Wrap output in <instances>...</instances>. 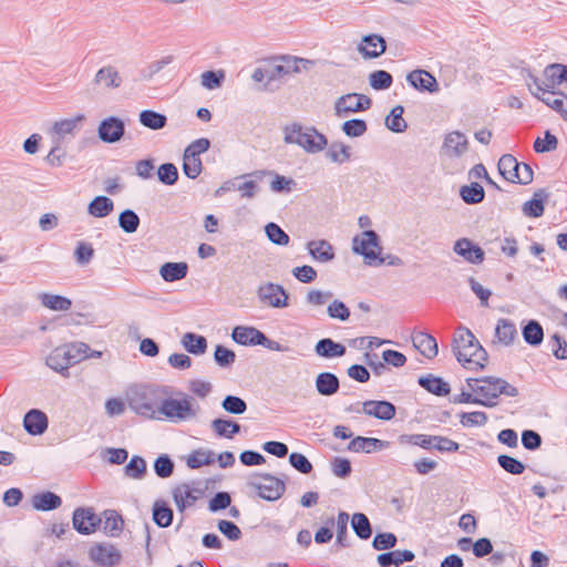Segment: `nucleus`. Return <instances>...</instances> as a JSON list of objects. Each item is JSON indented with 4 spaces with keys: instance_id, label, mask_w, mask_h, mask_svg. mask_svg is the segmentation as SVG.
Listing matches in <instances>:
<instances>
[{
    "instance_id": "obj_7",
    "label": "nucleus",
    "mask_w": 567,
    "mask_h": 567,
    "mask_svg": "<svg viewBox=\"0 0 567 567\" xmlns=\"http://www.w3.org/2000/svg\"><path fill=\"white\" fill-rule=\"evenodd\" d=\"M248 485L266 501L279 499L286 489L285 483L270 474H255L250 477Z\"/></svg>"
},
{
    "instance_id": "obj_31",
    "label": "nucleus",
    "mask_w": 567,
    "mask_h": 567,
    "mask_svg": "<svg viewBox=\"0 0 567 567\" xmlns=\"http://www.w3.org/2000/svg\"><path fill=\"white\" fill-rule=\"evenodd\" d=\"M547 198L548 194L544 189L535 192L533 198L526 202L522 207L524 215L528 217H540L544 214V202Z\"/></svg>"
},
{
    "instance_id": "obj_45",
    "label": "nucleus",
    "mask_w": 567,
    "mask_h": 567,
    "mask_svg": "<svg viewBox=\"0 0 567 567\" xmlns=\"http://www.w3.org/2000/svg\"><path fill=\"white\" fill-rule=\"evenodd\" d=\"M153 519L159 527H167L173 520V511L164 502H155Z\"/></svg>"
},
{
    "instance_id": "obj_19",
    "label": "nucleus",
    "mask_w": 567,
    "mask_h": 567,
    "mask_svg": "<svg viewBox=\"0 0 567 567\" xmlns=\"http://www.w3.org/2000/svg\"><path fill=\"white\" fill-rule=\"evenodd\" d=\"M357 50L365 59H375L382 55L386 50L385 39L379 34H367L358 44Z\"/></svg>"
},
{
    "instance_id": "obj_33",
    "label": "nucleus",
    "mask_w": 567,
    "mask_h": 567,
    "mask_svg": "<svg viewBox=\"0 0 567 567\" xmlns=\"http://www.w3.org/2000/svg\"><path fill=\"white\" fill-rule=\"evenodd\" d=\"M182 346L185 348L186 351H188L192 354H204L207 350V340L205 337L193 333V332H186L182 337Z\"/></svg>"
},
{
    "instance_id": "obj_25",
    "label": "nucleus",
    "mask_w": 567,
    "mask_h": 567,
    "mask_svg": "<svg viewBox=\"0 0 567 567\" xmlns=\"http://www.w3.org/2000/svg\"><path fill=\"white\" fill-rule=\"evenodd\" d=\"M23 426L29 434L40 435L48 429V417L44 412L33 409L23 419Z\"/></svg>"
},
{
    "instance_id": "obj_51",
    "label": "nucleus",
    "mask_w": 567,
    "mask_h": 567,
    "mask_svg": "<svg viewBox=\"0 0 567 567\" xmlns=\"http://www.w3.org/2000/svg\"><path fill=\"white\" fill-rule=\"evenodd\" d=\"M174 61L173 55H165L159 60L151 62L147 66L141 70V76L144 80H151L154 75L159 73L165 66L171 64Z\"/></svg>"
},
{
    "instance_id": "obj_27",
    "label": "nucleus",
    "mask_w": 567,
    "mask_h": 567,
    "mask_svg": "<svg viewBox=\"0 0 567 567\" xmlns=\"http://www.w3.org/2000/svg\"><path fill=\"white\" fill-rule=\"evenodd\" d=\"M188 265L181 262H165L159 268V275L166 282L182 280L187 276Z\"/></svg>"
},
{
    "instance_id": "obj_23",
    "label": "nucleus",
    "mask_w": 567,
    "mask_h": 567,
    "mask_svg": "<svg viewBox=\"0 0 567 567\" xmlns=\"http://www.w3.org/2000/svg\"><path fill=\"white\" fill-rule=\"evenodd\" d=\"M200 491L192 488L189 484L183 483L173 489V497L179 511L192 506L199 497Z\"/></svg>"
},
{
    "instance_id": "obj_8",
    "label": "nucleus",
    "mask_w": 567,
    "mask_h": 567,
    "mask_svg": "<svg viewBox=\"0 0 567 567\" xmlns=\"http://www.w3.org/2000/svg\"><path fill=\"white\" fill-rule=\"evenodd\" d=\"M372 100L360 93H349L337 99L334 103L336 115L347 116L350 113L367 111L371 107Z\"/></svg>"
},
{
    "instance_id": "obj_14",
    "label": "nucleus",
    "mask_w": 567,
    "mask_h": 567,
    "mask_svg": "<svg viewBox=\"0 0 567 567\" xmlns=\"http://www.w3.org/2000/svg\"><path fill=\"white\" fill-rule=\"evenodd\" d=\"M210 144H189L184 152L183 171L189 178H196L202 172L199 155L208 150Z\"/></svg>"
},
{
    "instance_id": "obj_55",
    "label": "nucleus",
    "mask_w": 567,
    "mask_h": 567,
    "mask_svg": "<svg viewBox=\"0 0 567 567\" xmlns=\"http://www.w3.org/2000/svg\"><path fill=\"white\" fill-rule=\"evenodd\" d=\"M560 63H551L547 65L543 72L544 81H540L543 86L546 89H555L557 85L561 84L560 81Z\"/></svg>"
},
{
    "instance_id": "obj_28",
    "label": "nucleus",
    "mask_w": 567,
    "mask_h": 567,
    "mask_svg": "<svg viewBox=\"0 0 567 567\" xmlns=\"http://www.w3.org/2000/svg\"><path fill=\"white\" fill-rule=\"evenodd\" d=\"M340 386L339 379L330 372H321L316 378V389L319 394L324 396L333 395Z\"/></svg>"
},
{
    "instance_id": "obj_11",
    "label": "nucleus",
    "mask_w": 567,
    "mask_h": 567,
    "mask_svg": "<svg viewBox=\"0 0 567 567\" xmlns=\"http://www.w3.org/2000/svg\"><path fill=\"white\" fill-rule=\"evenodd\" d=\"M127 401L130 408L137 414L150 419L156 417V410L147 389L138 386L132 388L127 394Z\"/></svg>"
},
{
    "instance_id": "obj_43",
    "label": "nucleus",
    "mask_w": 567,
    "mask_h": 567,
    "mask_svg": "<svg viewBox=\"0 0 567 567\" xmlns=\"http://www.w3.org/2000/svg\"><path fill=\"white\" fill-rule=\"evenodd\" d=\"M460 195L466 204H478L483 202L485 192L482 185L473 182L470 185L462 186Z\"/></svg>"
},
{
    "instance_id": "obj_58",
    "label": "nucleus",
    "mask_w": 567,
    "mask_h": 567,
    "mask_svg": "<svg viewBox=\"0 0 567 567\" xmlns=\"http://www.w3.org/2000/svg\"><path fill=\"white\" fill-rule=\"evenodd\" d=\"M497 462L504 471L513 475H519L525 471V465L509 455H499Z\"/></svg>"
},
{
    "instance_id": "obj_40",
    "label": "nucleus",
    "mask_w": 567,
    "mask_h": 567,
    "mask_svg": "<svg viewBox=\"0 0 567 567\" xmlns=\"http://www.w3.org/2000/svg\"><path fill=\"white\" fill-rule=\"evenodd\" d=\"M404 107L402 105L394 106L385 117V126L388 130L402 133L406 130L408 124L403 118Z\"/></svg>"
},
{
    "instance_id": "obj_13",
    "label": "nucleus",
    "mask_w": 567,
    "mask_h": 567,
    "mask_svg": "<svg viewBox=\"0 0 567 567\" xmlns=\"http://www.w3.org/2000/svg\"><path fill=\"white\" fill-rule=\"evenodd\" d=\"M85 120L84 114H78L72 118H63L47 124L45 131L51 138H64L66 135H72L75 131H79Z\"/></svg>"
},
{
    "instance_id": "obj_24",
    "label": "nucleus",
    "mask_w": 567,
    "mask_h": 567,
    "mask_svg": "<svg viewBox=\"0 0 567 567\" xmlns=\"http://www.w3.org/2000/svg\"><path fill=\"white\" fill-rule=\"evenodd\" d=\"M389 446L390 442L388 441H382L375 437L357 436L349 443L348 450L355 453H371L388 449Z\"/></svg>"
},
{
    "instance_id": "obj_54",
    "label": "nucleus",
    "mask_w": 567,
    "mask_h": 567,
    "mask_svg": "<svg viewBox=\"0 0 567 567\" xmlns=\"http://www.w3.org/2000/svg\"><path fill=\"white\" fill-rule=\"evenodd\" d=\"M103 530L110 536H117L123 529V519L115 512H105Z\"/></svg>"
},
{
    "instance_id": "obj_18",
    "label": "nucleus",
    "mask_w": 567,
    "mask_h": 567,
    "mask_svg": "<svg viewBox=\"0 0 567 567\" xmlns=\"http://www.w3.org/2000/svg\"><path fill=\"white\" fill-rule=\"evenodd\" d=\"M408 83L417 91L436 93L439 83L433 74L425 70H413L406 75Z\"/></svg>"
},
{
    "instance_id": "obj_37",
    "label": "nucleus",
    "mask_w": 567,
    "mask_h": 567,
    "mask_svg": "<svg viewBox=\"0 0 567 567\" xmlns=\"http://www.w3.org/2000/svg\"><path fill=\"white\" fill-rule=\"evenodd\" d=\"M114 209L112 199L105 196L95 197L87 207V212L93 217L103 218L110 215Z\"/></svg>"
},
{
    "instance_id": "obj_29",
    "label": "nucleus",
    "mask_w": 567,
    "mask_h": 567,
    "mask_svg": "<svg viewBox=\"0 0 567 567\" xmlns=\"http://www.w3.org/2000/svg\"><path fill=\"white\" fill-rule=\"evenodd\" d=\"M412 340L413 346L424 357L432 359L437 354V343L431 334L425 332H417Z\"/></svg>"
},
{
    "instance_id": "obj_10",
    "label": "nucleus",
    "mask_w": 567,
    "mask_h": 567,
    "mask_svg": "<svg viewBox=\"0 0 567 567\" xmlns=\"http://www.w3.org/2000/svg\"><path fill=\"white\" fill-rule=\"evenodd\" d=\"M307 153L316 154L326 152V156L333 163L342 164L352 156V147L349 144H301Z\"/></svg>"
},
{
    "instance_id": "obj_26",
    "label": "nucleus",
    "mask_w": 567,
    "mask_h": 567,
    "mask_svg": "<svg viewBox=\"0 0 567 567\" xmlns=\"http://www.w3.org/2000/svg\"><path fill=\"white\" fill-rule=\"evenodd\" d=\"M262 334L255 327L237 326L233 330L231 338L241 346H259Z\"/></svg>"
},
{
    "instance_id": "obj_53",
    "label": "nucleus",
    "mask_w": 567,
    "mask_h": 567,
    "mask_svg": "<svg viewBox=\"0 0 567 567\" xmlns=\"http://www.w3.org/2000/svg\"><path fill=\"white\" fill-rule=\"evenodd\" d=\"M517 159L509 155H503L498 161V172L508 182L514 181V174L517 168Z\"/></svg>"
},
{
    "instance_id": "obj_17",
    "label": "nucleus",
    "mask_w": 567,
    "mask_h": 567,
    "mask_svg": "<svg viewBox=\"0 0 567 567\" xmlns=\"http://www.w3.org/2000/svg\"><path fill=\"white\" fill-rule=\"evenodd\" d=\"M124 133L125 124L116 116L104 118L97 128V134L102 142H118L124 136Z\"/></svg>"
},
{
    "instance_id": "obj_48",
    "label": "nucleus",
    "mask_w": 567,
    "mask_h": 567,
    "mask_svg": "<svg viewBox=\"0 0 567 567\" xmlns=\"http://www.w3.org/2000/svg\"><path fill=\"white\" fill-rule=\"evenodd\" d=\"M352 528L361 539L371 537L372 529L368 517L362 513H357L352 516Z\"/></svg>"
},
{
    "instance_id": "obj_6",
    "label": "nucleus",
    "mask_w": 567,
    "mask_h": 567,
    "mask_svg": "<svg viewBox=\"0 0 567 567\" xmlns=\"http://www.w3.org/2000/svg\"><path fill=\"white\" fill-rule=\"evenodd\" d=\"M352 250L354 254L362 255L369 266H381L385 262L382 258L380 238L373 230H364L357 235L352 240Z\"/></svg>"
},
{
    "instance_id": "obj_1",
    "label": "nucleus",
    "mask_w": 567,
    "mask_h": 567,
    "mask_svg": "<svg viewBox=\"0 0 567 567\" xmlns=\"http://www.w3.org/2000/svg\"><path fill=\"white\" fill-rule=\"evenodd\" d=\"M453 351L458 362L468 368L483 369L487 352L475 336L466 328L460 327L453 338Z\"/></svg>"
},
{
    "instance_id": "obj_50",
    "label": "nucleus",
    "mask_w": 567,
    "mask_h": 567,
    "mask_svg": "<svg viewBox=\"0 0 567 567\" xmlns=\"http://www.w3.org/2000/svg\"><path fill=\"white\" fill-rule=\"evenodd\" d=\"M523 337L524 340L532 346L539 344L544 337L542 326L537 321H529L523 329Z\"/></svg>"
},
{
    "instance_id": "obj_15",
    "label": "nucleus",
    "mask_w": 567,
    "mask_h": 567,
    "mask_svg": "<svg viewBox=\"0 0 567 567\" xmlns=\"http://www.w3.org/2000/svg\"><path fill=\"white\" fill-rule=\"evenodd\" d=\"M73 527L83 535H90L96 530L101 524V518L92 508H76L72 517Z\"/></svg>"
},
{
    "instance_id": "obj_4",
    "label": "nucleus",
    "mask_w": 567,
    "mask_h": 567,
    "mask_svg": "<svg viewBox=\"0 0 567 567\" xmlns=\"http://www.w3.org/2000/svg\"><path fill=\"white\" fill-rule=\"evenodd\" d=\"M522 76L526 81L530 93L554 111L560 113L565 105H567L566 94L543 86L540 80L529 69H523Z\"/></svg>"
},
{
    "instance_id": "obj_63",
    "label": "nucleus",
    "mask_w": 567,
    "mask_h": 567,
    "mask_svg": "<svg viewBox=\"0 0 567 567\" xmlns=\"http://www.w3.org/2000/svg\"><path fill=\"white\" fill-rule=\"evenodd\" d=\"M327 312L331 319H339L341 321H347L350 317L349 308L337 299L329 303Z\"/></svg>"
},
{
    "instance_id": "obj_35",
    "label": "nucleus",
    "mask_w": 567,
    "mask_h": 567,
    "mask_svg": "<svg viewBox=\"0 0 567 567\" xmlns=\"http://www.w3.org/2000/svg\"><path fill=\"white\" fill-rule=\"evenodd\" d=\"M413 559L414 554L410 550H394L378 556V563L382 567L400 566L404 561H412Z\"/></svg>"
},
{
    "instance_id": "obj_12",
    "label": "nucleus",
    "mask_w": 567,
    "mask_h": 567,
    "mask_svg": "<svg viewBox=\"0 0 567 567\" xmlns=\"http://www.w3.org/2000/svg\"><path fill=\"white\" fill-rule=\"evenodd\" d=\"M284 142H328V138L322 133L318 132L312 126H303L299 123L286 125L284 128Z\"/></svg>"
},
{
    "instance_id": "obj_39",
    "label": "nucleus",
    "mask_w": 567,
    "mask_h": 567,
    "mask_svg": "<svg viewBox=\"0 0 567 567\" xmlns=\"http://www.w3.org/2000/svg\"><path fill=\"white\" fill-rule=\"evenodd\" d=\"M39 299L42 306L53 311H68L72 306V301L69 298L59 295L44 292L39 296Z\"/></svg>"
},
{
    "instance_id": "obj_5",
    "label": "nucleus",
    "mask_w": 567,
    "mask_h": 567,
    "mask_svg": "<svg viewBox=\"0 0 567 567\" xmlns=\"http://www.w3.org/2000/svg\"><path fill=\"white\" fill-rule=\"evenodd\" d=\"M200 411V406L193 398L184 395L182 399H165L158 410L172 422H183L195 419Z\"/></svg>"
},
{
    "instance_id": "obj_22",
    "label": "nucleus",
    "mask_w": 567,
    "mask_h": 567,
    "mask_svg": "<svg viewBox=\"0 0 567 567\" xmlns=\"http://www.w3.org/2000/svg\"><path fill=\"white\" fill-rule=\"evenodd\" d=\"M93 82L104 89H118L122 85V78L113 65H105L97 70Z\"/></svg>"
},
{
    "instance_id": "obj_46",
    "label": "nucleus",
    "mask_w": 567,
    "mask_h": 567,
    "mask_svg": "<svg viewBox=\"0 0 567 567\" xmlns=\"http://www.w3.org/2000/svg\"><path fill=\"white\" fill-rule=\"evenodd\" d=\"M225 81L224 70H209L205 71L200 75V84L207 90L219 89Z\"/></svg>"
},
{
    "instance_id": "obj_64",
    "label": "nucleus",
    "mask_w": 567,
    "mask_h": 567,
    "mask_svg": "<svg viewBox=\"0 0 567 567\" xmlns=\"http://www.w3.org/2000/svg\"><path fill=\"white\" fill-rule=\"evenodd\" d=\"M487 420L486 413L482 411L462 413L460 415V422L463 426H482L486 424Z\"/></svg>"
},
{
    "instance_id": "obj_32",
    "label": "nucleus",
    "mask_w": 567,
    "mask_h": 567,
    "mask_svg": "<svg viewBox=\"0 0 567 567\" xmlns=\"http://www.w3.org/2000/svg\"><path fill=\"white\" fill-rule=\"evenodd\" d=\"M497 341L504 346H509L517 337L516 326L508 319H499L495 328Z\"/></svg>"
},
{
    "instance_id": "obj_36",
    "label": "nucleus",
    "mask_w": 567,
    "mask_h": 567,
    "mask_svg": "<svg viewBox=\"0 0 567 567\" xmlns=\"http://www.w3.org/2000/svg\"><path fill=\"white\" fill-rule=\"evenodd\" d=\"M316 352L324 358L342 357L346 353V347L334 342L332 339L326 338L316 344Z\"/></svg>"
},
{
    "instance_id": "obj_16",
    "label": "nucleus",
    "mask_w": 567,
    "mask_h": 567,
    "mask_svg": "<svg viewBox=\"0 0 567 567\" xmlns=\"http://www.w3.org/2000/svg\"><path fill=\"white\" fill-rule=\"evenodd\" d=\"M90 558L103 567H114L120 564L122 555L112 544H97L90 549Z\"/></svg>"
},
{
    "instance_id": "obj_49",
    "label": "nucleus",
    "mask_w": 567,
    "mask_h": 567,
    "mask_svg": "<svg viewBox=\"0 0 567 567\" xmlns=\"http://www.w3.org/2000/svg\"><path fill=\"white\" fill-rule=\"evenodd\" d=\"M370 85L377 91L388 90L393 83V76L384 70H377L369 75Z\"/></svg>"
},
{
    "instance_id": "obj_21",
    "label": "nucleus",
    "mask_w": 567,
    "mask_h": 567,
    "mask_svg": "<svg viewBox=\"0 0 567 567\" xmlns=\"http://www.w3.org/2000/svg\"><path fill=\"white\" fill-rule=\"evenodd\" d=\"M395 406L388 401H365L362 404V412L365 415L373 416L379 420L389 421L395 415Z\"/></svg>"
},
{
    "instance_id": "obj_62",
    "label": "nucleus",
    "mask_w": 567,
    "mask_h": 567,
    "mask_svg": "<svg viewBox=\"0 0 567 567\" xmlns=\"http://www.w3.org/2000/svg\"><path fill=\"white\" fill-rule=\"evenodd\" d=\"M158 179L165 185H173L178 178V172L174 164L167 163L158 167Z\"/></svg>"
},
{
    "instance_id": "obj_60",
    "label": "nucleus",
    "mask_w": 567,
    "mask_h": 567,
    "mask_svg": "<svg viewBox=\"0 0 567 567\" xmlns=\"http://www.w3.org/2000/svg\"><path fill=\"white\" fill-rule=\"evenodd\" d=\"M221 406L225 411L233 414H243L247 410L246 402L235 395H227L221 402Z\"/></svg>"
},
{
    "instance_id": "obj_38",
    "label": "nucleus",
    "mask_w": 567,
    "mask_h": 567,
    "mask_svg": "<svg viewBox=\"0 0 567 567\" xmlns=\"http://www.w3.org/2000/svg\"><path fill=\"white\" fill-rule=\"evenodd\" d=\"M140 123L151 130L157 131L163 128L167 123V117L153 110H144L138 115Z\"/></svg>"
},
{
    "instance_id": "obj_56",
    "label": "nucleus",
    "mask_w": 567,
    "mask_h": 567,
    "mask_svg": "<svg viewBox=\"0 0 567 567\" xmlns=\"http://www.w3.org/2000/svg\"><path fill=\"white\" fill-rule=\"evenodd\" d=\"M268 239L279 246L289 244V236L275 223H269L265 227Z\"/></svg>"
},
{
    "instance_id": "obj_41",
    "label": "nucleus",
    "mask_w": 567,
    "mask_h": 567,
    "mask_svg": "<svg viewBox=\"0 0 567 567\" xmlns=\"http://www.w3.org/2000/svg\"><path fill=\"white\" fill-rule=\"evenodd\" d=\"M212 429L218 436L231 439L240 432V425L228 419H215L212 421Z\"/></svg>"
},
{
    "instance_id": "obj_34",
    "label": "nucleus",
    "mask_w": 567,
    "mask_h": 567,
    "mask_svg": "<svg viewBox=\"0 0 567 567\" xmlns=\"http://www.w3.org/2000/svg\"><path fill=\"white\" fill-rule=\"evenodd\" d=\"M62 499L52 492H43L32 497V506L38 511H52L60 507Z\"/></svg>"
},
{
    "instance_id": "obj_9",
    "label": "nucleus",
    "mask_w": 567,
    "mask_h": 567,
    "mask_svg": "<svg viewBox=\"0 0 567 567\" xmlns=\"http://www.w3.org/2000/svg\"><path fill=\"white\" fill-rule=\"evenodd\" d=\"M259 301L271 308H287L289 306V295L281 285L267 282L257 289Z\"/></svg>"
},
{
    "instance_id": "obj_52",
    "label": "nucleus",
    "mask_w": 567,
    "mask_h": 567,
    "mask_svg": "<svg viewBox=\"0 0 567 567\" xmlns=\"http://www.w3.org/2000/svg\"><path fill=\"white\" fill-rule=\"evenodd\" d=\"M118 225L125 233H135L140 226V217L135 212L125 209L118 216Z\"/></svg>"
},
{
    "instance_id": "obj_3",
    "label": "nucleus",
    "mask_w": 567,
    "mask_h": 567,
    "mask_svg": "<svg viewBox=\"0 0 567 567\" xmlns=\"http://www.w3.org/2000/svg\"><path fill=\"white\" fill-rule=\"evenodd\" d=\"M89 346L74 342L56 347L47 358V364L54 371L64 374L71 365L87 358Z\"/></svg>"
},
{
    "instance_id": "obj_47",
    "label": "nucleus",
    "mask_w": 567,
    "mask_h": 567,
    "mask_svg": "<svg viewBox=\"0 0 567 567\" xmlns=\"http://www.w3.org/2000/svg\"><path fill=\"white\" fill-rule=\"evenodd\" d=\"M214 452L208 450H196L187 457V466L190 468H199L204 465L214 463Z\"/></svg>"
},
{
    "instance_id": "obj_2",
    "label": "nucleus",
    "mask_w": 567,
    "mask_h": 567,
    "mask_svg": "<svg viewBox=\"0 0 567 567\" xmlns=\"http://www.w3.org/2000/svg\"><path fill=\"white\" fill-rule=\"evenodd\" d=\"M466 384L468 390L474 392L478 398V404L487 408H493L497 404V398L501 394H505L507 396H516L518 394V390L509 384L507 381L495 378V377H485L482 379H467Z\"/></svg>"
},
{
    "instance_id": "obj_44",
    "label": "nucleus",
    "mask_w": 567,
    "mask_h": 567,
    "mask_svg": "<svg viewBox=\"0 0 567 567\" xmlns=\"http://www.w3.org/2000/svg\"><path fill=\"white\" fill-rule=\"evenodd\" d=\"M147 465L143 457L133 456L124 467V474L133 480H142L146 475Z\"/></svg>"
},
{
    "instance_id": "obj_61",
    "label": "nucleus",
    "mask_w": 567,
    "mask_h": 567,
    "mask_svg": "<svg viewBox=\"0 0 567 567\" xmlns=\"http://www.w3.org/2000/svg\"><path fill=\"white\" fill-rule=\"evenodd\" d=\"M214 359L219 367L228 368L235 362L236 354L233 350L224 346H217L215 349Z\"/></svg>"
},
{
    "instance_id": "obj_59",
    "label": "nucleus",
    "mask_w": 567,
    "mask_h": 567,
    "mask_svg": "<svg viewBox=\"0 0 567 567\" xmlns=\"http://www.w3.org/2000/svg\"><path fill=\"white\" fill-rule=\"evenodd\" d=\"M333 297L331 291H322L318 289L309 290L306 295V303L311 307H321L330 301Z\"/></svg>"
},
{
    "instance_id": "obj_20",
    "label": "nucleus",
    "mask_w": 567,
    "mask_h": 567,
    "mask_svg": "<svg viewBox=\"0 0 567 567\" xmlns=\"http://www.w3.org/2000/svg\"><path fill=\"white\" fill-rule=\"evenodd\" d=\"M453 250L466 261L475 265L482 264L485 256L483 249L467 238L456 240Z\"/></svg>"
},
{
    "instance_id": "obj_30",
    "label": "nucleus",
    "mask_w": 567,
    "mask_h": 567,
    "mask_svg": "<svg viewBox=\"0 0 567 567\" xmlns=\"http://www.w3.org/2000/svg\"><path fill=\"white\" fill-rule=\"evenodd\" d=\"M307 246L312 258L320 262H328L334 258L333 247L327 240H312Z\"/></svg>"
},
{
    "instance_id": "obj_42",
    "label": "nucleus",
    "mask_w": 567,
    "mask_h": 567,
    "mask_svg": "<svg viewBox=\"0 0 567 567\" xmlns=\"http://www.w3.org/2000/svg\"><path fill=\"white\" fill-rule=\"evenodd\" d=\"M419 384L426 389L429 392L436 395H446L450 393L449 383L444 382L442 379L429 375L422 377L419 379Z\"/></svg>"
},
{
    "instance_id": "obj_57",
    "label": "nucleus",
    "mask_w": 567,
    "mask_h": 567,
    "mask_svg": "<svg viewBox=\"0 0 567 567\" xmlns=\"http://www.w3.org/2000/svg\"><path fill=\"white\" fill-rule=\"evenodd\" d=\"M367 123L361 118H352L342 124V131L349 137H360L367 132Z\"/></svg>"
}]
</instances>
